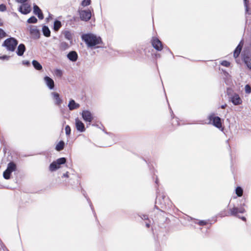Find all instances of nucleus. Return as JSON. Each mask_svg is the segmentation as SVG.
I'll return each instance as SVG.
<instances>
[{"label": "nucleus", "mask_w": 251, "mask_h": 251, "mask_svg": "<svg viewBox=\"0 0 251 251\" xmlns=\"http://www.w3.org/2000/svg\"><path fill=\"white\" fill-rule=\"evenodd\" d=\"M82 39L89 47L95 46L101 43L100 37H98L92 33L83 34L82 36Z\"/></svg>", "instance_id": "obj_1"}, {"label": "nucleus", "mask_w": 251, "mask_h": 251, "mask_svg": "<svg viewBox=\"0 0 251 251\" xmlns=\"http://www.w3.org/2000/svg\"><path fill=\"white\" fill-rule=\"evenodd\" d=\"M18 41L14 38L7 39L3 43V46L6 47L8 50L12 51L15 50Z\"/></svg>", "instance_id": "obj_2"}, {"label": "nucleus", "mask_w": 251, "mask_h": 251, "mask_svg": "<svg viewBox=\"0 0 251 251\" xmlns=\"http://www.w3.org/2000/svg\"><path fill=\"white\" fill-rule=\"evenodd\" d=\"M16 165L13 162H10L8 164L6 170L3 172V177L6 179L10 178L11 173L16 170Z\"/></svg>", "instance_id": "obj_3"}, {"label": "nucleus", "mask_w": 251, "mask_h": 251, "mask_svg": "<svg viewBox=\"0 0 251 251\" xmlns=\"http://www.w3.org/2000/svg\"><path fill=\"white\" fill-rule=\"evenodd\" d=\"M66 162V159L64 157L58 159L56 161L53 162L50 166V170L51 172L54 171L60 168L61 164Z\"/></svg>", "instance_id": "obj_4"}, {"label": "nucleus", "mask_w": 251, "mask_h": 251, "mask_svg": "<svg viewBox=\"0 0 251 251\" xmlns=\"http://www.w3.org/2000/svg\"><path fill=\"white\" fill-rule=\"evenodd\" d=\"M243 58L247 67L251 69V52L250 50L244 52L242 54Z\"/></svg>", "instance_id": "obj_5"}, {"label": "nucleus", "mask_w": 251, "mask_h": 251, "mask_svg": "<svg viewBox=\"0 0 251 251\" xmlns=\"http://www.w3.org/2000/svg\"><path fill=\"white\" fill-rule=\"evenodd\" d=\"M79 15L81 20L84 21H89L92 16L91 12L89 10L79 11Z\"/></svg>", "instance_id": "obj_6"}, {"label": "nucleus", "mask_w": 251, "mask_h": 251, "mask_svg": "<svg viewBox=\"0 0 251 251\" xmlns=\"http://www.w3.org/2000/svg\"><path fill=\"white\" fill-rule=\"evenodd\" d=\"M81 116L83 120L86 122L90 123L93 120V115L89 110H83L81 112Z\"/></svg>", "instance_id": "obj_7"}, {"label": "nucleus", "mask_w": 251, "mask_h": 251, "mask_svg": "<svg viewBox=\"0 0 251 251\" xmlns=\"http://www.w3.org/2000/svg\"><path fill=\"white\" fill-rule=\"evenodd\" d=\"M30 34L32 37L34 38H38L39 37V32L37 27L33 25H30L28 27Z\"/></svg>", "instance_id": "obj_8"}, {"label": "nucleus", "mask_w": 251, "mask_h": 251, "mask_svg": "<svg viewBox=\"0 0 251 251\" xmlns=\"http://www.w3.org/2000/svg\"><path fill=\"white\" fill-rule=\"evenodd\" d=\"M209 119L211 121H212L213 124L214 126L218 128L221 127L222 123L221 119L219 117H216L214 115H211L209 117Z\"/></svg>", "instance_id": "obj_9"}, {"label": "nucleus", "mask_w": 251, "mask_h": 251, "mask_svg": "<svg viewBox=\"0 0 251 251\" xmlns=\"http://www.w3.org/2000/svg\"><path fill=\"white\" fill-rule=\"evenodd\" d=\"M75 125L77 130L80 132H84L85 130L84 124L78 118L75 120Z\"/></svg>", "instance_id": "obj_10"}, {"label": "nucleus", "mask_w": 251, "mask_h": 251, "mask_svg": "<svg viewBox=\"0 0 251 251\" xmlns=\"http://www.w3.org/2000/svg\"><path fill=\"white\" fill-rule=\"evenodd\" d=\"M152 45L156 50H161L162 49L161 42L157 38H153L152 40Z\"/></svg>", "instance_id": "obj_11"}, {"label": "nucleus", "mask_w": 251, "mask_h": 251, "mask_svg": "<svg viewBox=\"0 0 251 251\" xmlns=\"http://www.w3.org/2000/svg\"><path fill=\"white\" fill-rule=\"evenodd\" d=\"M51 95L55 104L57 105H60L62 102V100L60 98L59 94L56 92H52Z\"/></svg>", "instance_id": "obj_12"}, {"label": "nucleus", "mask_w": 251, "mask_h": 251, "mask_svg": "<svg viewBox=\"0 0 251 251\" xmlns=\"http://www.w3.org/2000/svg\"><path fill=\"white\" fill-rule=\"evenodd\" d=\"M19 11L22 14H27L31 11L30 7L27 4H23L19 7Z\"/></svg>", "instance_id": "obj_13"}, {"label": "nucleus", "mask_w": 251, "mask_h": 251, "mask_svg": "<svg viewBox=\"0 0 251 251\" xmlns=\"http://www.w3.org/2000/svg\"><path fill=\"white\" fill-rule=\"evenodd\" d=\"M44 81L47 86L50 89H52L54 86V81L49 76H45L44 77Z\"/></svg>", "instance_id": "obj_14"}, {"label": "nucleus", "mask_w": 251, "mask_h": 251, "mask_svg": "<svg viewBox=\"0 0 251 251\" xmlns=\"http://www.w3.org/2000/svg\"><path fill=\"white\" fill-rule=\"evenodd\" d=\"M232 102L234 105H239L241 103L242 100L240 97L237 94H234L232 97L230 98Z\"/></svg>", "instance_id": "obj_15"}, {"label": "nucleus", "mask_w": 251, "mask_h": 251, "mask_svg": "<svg viewBox=\"0 0 251 251\" xmlns=\"http://www.w3.org/2000/svg\"><path fill=\"white\" fill-rule=\"evenodd\" d=\"M67 57L69 60L75 62L76 61L77 59V54L75 51H72L68 54Z\"/></svg>", "instance_id": "obj_16"}, {"label": "nucleus", "mask_w": 251, "mask_h": 251, "mask_svg": "<svg viewBox=\"0 0 251 251\" xmlns=\"http://www.w3.org/2000/svg\"><path fill=\"white\" fill-rule=\"evenodd\" d=\"M79 107V104L76 103L73 100H71L68 104V107L70 110L77 109Z\"/></svg>", "instance_id": "obj_17"}, {"label": "nucleus", "mask_w": 251, "mask_h": 251, "mask_svg": "<svg viewBox=\"0 0 251 251\" xmlns=\"http://www.w3.org/2000/svg\"><path fill=\"white\" fill-rule=\"evenodd\" d=\"M33 9L34 14L37 15L40 19H43L44 18V16L39 7L35 5Z\"/></svg>", "instance_id": "obj_18"}, {"label": "nucleus", "mask_w": 251, "mask_h": 251, "mask_svg": "<svg viewBox=\"0 0 251 251\" xmlns=\"http://www.w3.org/2000/svg\"><path fill=\"white\" fill-rule=\"evenodd\" d=\"M25 50V45L23 44H20L18 47V49L17 51V54L19 56H22L24 54Z\"/></svg>", "instance_id": "obj_19"}, {"label": "nucleus", "mask_w": 251, "mask_h": 251, "mask_svg": "<svg viewBox=\"0 0 251 251\" xmlns=\"http://www.w3.org/2000/svg\"><path fill=\"white\" fill-rule=\"evenodd\" d=\"M241 44H242V42H241L240 43L239 45L237 46V47L234 50L233 55L235 58L239 56V55L241 52L242 47V45H241Z\"/></svg>", "instance_id": "obj_20"}, {"label": "nucleus", "mask_w": 251, "mask_h": 251, "mask_svg": "<svg viewBox=\"0 0 251 251\" xmlns=\"http://www.w3.org/2000/svg\"><path fill=\"white\" fill-rule=\"evenodd\" d=\"M32 65L37 70H41L42 69V66L36 60H33L32 61Z\"/></svg>", "instance_id": "obj_21"}, {"label": "nucleus", "mask_w": 251, "mask_h": 251, "mask_svg": "<svg viewBox=\"0 0 251 251\" xmlns=\"http://www.w3.org/2000/svg\"><path fill=\"white\" fill-rule=\"evenodd\" d=\"M42 30L43 34L45 36L49 37L50 36V32L48 27L44 26L43 27Z\"/></svg>", "instance_id": "obj_22"}, {"label": "nucleus", "mask_w": 251, "mask_h": 251, "mask_svg": "<svg viewBox=\"0 0 251 251\" xmlns=\"http://www.w3.org/2000/svg\"><path fill=\"white\" fill-rule=\"evenodd\" d=\"M64 146V142L63 141H60L58 143V144L56 146V150L57 151H60L63 149Z\"/></svg>", "instance_id": "obj_23"}, {"label": "nucleus", "mask_w": 251, "mask_h": 251, "mask_svg": "<svg viewBox=\"0 0 251 251\" xmlns=\"http://www.w3.org/2000/svg\"><path fill=\"white\" fill-rule=\"evenodd\" d=\"M61 26V22L59 21H55L54 23V30L55 31H57L60 28Z\"/></svg>", "instance_id": "obj_24"}, {"label": "nucleus", "mask_w": 251, "mask_h": 251, "mask_svg": "<svg viewBox=\"0 0 251 251\" xmlns=\"http://www.w3.org/2000/svg\"><path fill=\"white\" fill-rule=\"evenodd\" d=\"M236 194L239 197L242 196V194H243V190H242V189L241 187H238L236 188Z\"/></svg>", "instance_id": "obj_25"}, {"label": "nucleus", "mask_w": 251, "mask_h": 251, "mask_svg": "<svg viewBox=\"0 0 251 251\" xmlns=\"http://www.w3.org/2000/svg\"><path fill=\"white\" fill-rule=\"evenodd\" d=\"M37 21V19L34 16L30 17L28 19L27 22L28 23H36Z\"/></svg>", "instance_id": "obj_26"}, {"label": "nucleus", "mask_w": 251, "mask_h": 251, "mask_svg": "<svg viewBox=\"0 0 251 251\" xmlns=\"http://www.w3.org/2000/svg\"><path fill=\"white\" fill-rule=\"evenodd\" d=\"M91 3V0H83L81 2L82 6L85 7L89 5Z\"/></svg>", "instance_id": "obj_27"}, {"label": "nucleus", "mask_w": 251, "mask_h": 251, "mask_svg": "<svg viewBox=\"0 0 251 251\" xmlns=\"http://www.w3.org/2000/svg\"><path fill=\"white\" fill-rule=\"evenodd\" d=\"M231 215H235L238 213V209L236 207H233L230 210Z\"/></svg>", "instance_id": "obj_28"}, {"label": "nucleus", "mask_w": 251, "mask_h": 251, "mask_svg": "<svg viewBox=\"0 0 251 251\" xmlns=\"http://www.w3.org/2000/svg\"><path fill=\"white\" fill-rule=\"evenodd\" d=\"M245 89L247 93L249 94L251 92V88L249 85H246L245 86Z\"/></svg>", "instance_id": "obj_29"}, {"label": "nucleus", "mask_w": 251, "mask_h": 251, "mask_svg": "<svg viewBox=\"0 0 251 251\" xmlns=\"http://www.w3.org/2000/svg\"><path fill=\"white\" fill-rule=\"evenodd\" d=\"M65 132L67 135H69L71 133V128L69 126L65 127Z\"/></svg>", "instance_id": "obj_30"}, {"label": "nucleus", "mask_w": 251, "mask_h": 251, "mask_svg": "<svg viewBox=\"0 0 251 251\" xmlns=\"http://www.w3.org/2000/svg\"><path fill=\"white\" fill-rule=\"evenodd\" d=\"M221 64L226 67H228L230 65V63L227 61H223Z\"/></svg>", "instance_id": "obj_31"}, {"label": "nucleus", "mask_w": 251, "mask_h": 251, "mask_svg": "<svg viewBox=\"0 0 251 251\" xmlns=\"http://www.w3.org/2000/svg\"><path fill=\"white\" fill-rule=\"evenodd\" d=\"M65 35L66 38H67V39L70 40L71 39V33H70V32H69V31L65 32Z\"/></svg>", "instance_id": "obj_32"}, {"label": "nucleus", "mask_w": 251, "mask_h": 251, "mask_svg": "<svg viewBox=\"0 0 251 251\" xmlns=\"http://www.w3.org/2000/svg\"><path fill=\"white\" fill-rule=\"evenodd\" d=\"M5 36V32L1 28H0V38H3Z\"/></svg>", "instance_id": "obj_33"}, {"label": "nucleus", "mask_w": 251, "mask_h": 251, "mask_svg": "<svg viewBox=\"0 0 251 251\" xmlns=\"http://www.w3.org/2000/svg\"><path fill=\"white\" fill-rule=\"evenodd\" d=\"M55 73L57 75L61 76L62 75V72L60 70H55Z\"/></svg>", "instance_id": "obj_34"}, {"label": "nucleus", "mask_w": 251, "mask_h": 251, "mask_svg": "<svg viewBox=\"0 0 251 251\" xmlns=\"http://www.w3.org/2000/svg\"><path fill=\"white\" fill-rule=\"evenodd\" d=\"M6 9V7L3 4L0 5V11H4Z\"/></svg>", "instance_id": "obj_35"}, {"label": "nucleus", "mask_w": 251, "mask_h": 251, "mask_svg": "<svg viewBox=\"0 0 251 251\" xmlns=\"http://www.w3.org/2000/svg\"><path fill=\"white\" fill-rule=\"evenodd\" d=\"M9 58V56H7V55H3L2 56H0V59H8Z\"/></svg>", "instance_id": "obj_36"}, {"label": "nucleus", "mask_w": 251, "mask_h": 251, "mask_svg": "<svg viewBox=\"0 0 251 251\" xmlns=\"http://www.w3.org/2000/svg\"><path fill=\"white\" fill-rule=\"evenodd\" d=\"M17 2L23 3L25 2L27 0H16Z\"/></svg>", "instance_id": "obj_37"}, {"label": "nucleus", "mask_w": 251, "mask_h": 251, "mask_svg": "<svg viewBox=\"0 0 251 251\" xmlns=\"http://www.w3.org/2000/svg\"><path fill=\"white\" fill-rule=\"evenodd\" d=\"M199 224L200 225H204V224H205V222L204 221H201L199 222Z\"/></svg>", "instance_id": "obj_38"}, {"label": "nucleus", "mask_w": 251, "mask_h": 251, "mask_svg": "<svg viewBox=\"0 0 251 251\" xmlns=\"http://www.w3.org/2000/svg\"><path fill=\"white\" fill-rule=\"evenodd\" d=\"M244 1H245V6L246 7V10H248L247 4V0H244Z\"/></svg>", "instance_id": "obj_39"}, {"label": "nucleus", "mask_w": 251, "mask_h": 251, "mask_svg": "<svg viewBox=\"0 0 251 251\" xmlns=\"http://www.w3.org/2000/svg\"><path fill=\"white\" fill-rule=\"evenodd\" d=\"M245 212V210L243 209H241L240 210H238V212H240V213H243Z\"/></svg>", "instance_id": "obj_40"}, {"label": "nucleus", "mask_w": 251, "mask_h": 251, "mask_svg": "<svg viewBox=\"0 0 251 251\" xmlns=\"http://www.w3.org/2000/svg\"><path fill=\"white\" fill-rule=\"evenodd\" d=\"M63 176H64V177H68V173H66L64 174L63 175Z\"/></svg>", "instance_id": "obj_41"}, {"label": "nucleus", "mask_w": 251, "mask_h": 251, "mask_svg": "<svg viewBox=\"0 0 251 251\" xmlns=\"http://www.w3.org/2000/svg\"><path fill=\"white\" fill-rule=\"evenodd\" d=\"M225 106H226V105H222V108H223V109L225 108Z\"/></svg>", "instance_id": "obj_42"}, {"label": "nucleus", "mask_w": 251, "mask_h": 251, "mask_svg": "<svg viewBox=\"0 0 251 251\" xmlns=\"http://www.w3.org/2000/svg\"><path fill=\"white\" fill-rule=\"evenodd\" d=\"M242 219L243 220H244V221L246 220L245 218V217H243L242 218Z\"/></svg>", "instance_id": "obj_43"}, {"label": "nucleus", "mask_w": 251, "mask_h": 251, "mask_svg": "<svg viewBox=\"0 0 251 251\" xmlns=\"http://www.w3.org/2000/svg\"><path fill=\"white\" fill-rule=\"evenodd\" d=\"M147 226L148 227H149V225L148 224H147Z\"/></svg>", "instance_id": "obj_44"}]
</instances>
